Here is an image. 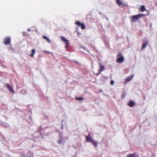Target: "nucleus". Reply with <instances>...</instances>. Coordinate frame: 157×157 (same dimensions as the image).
Segmentation results:
<instances>
[{
  "label": "nucleus",
  "mask_w": 157,
  "mask_h": 157,
  "mask_svg": "<svg viewBox=\"0 0 157 157\" xmlns=\"http://www.w3.org/2000/svg\"><path fill=\"white\" fill-rule=\"evenodd\" d=\"M134 75H132L127 77L125 79V82L127 83L129 82L133 78Z\"/></svg>",
  "instance_id": "0eeeda50"
},
{
  "label": "nucleus",
  "mask_w": 157,
  "mask_h": 157,
  "mask_svg": "<svg viewBox=\"0 0 157 157\" xmlns=\"http://www.w3.org/2000/svg\"><path fill=\"white\" fill-rule=\"evenodd\" d=\"M128 105L130 107H132L134 105V102L132 100H130L128 103Z\"/></svg>",
  "instance_id": "9d476101"
},
{
  "label": "nucleus",
  "mask_w": 157,
  "mask_h": 157,
  "mask_svg": "<svg viewBox=\"0 0 157 157\" xmlns=\"http://www.w3.org/2000/svg\"><path fill=\"white\" fill-rule=\"evenodd\" d=\"M43 38L44 39H46L47 41L48 42H50V40H49V39L47 37V36H43Z\"/></svg>",
  "instance_id": "a211bd4d"
},
{
  "label": "nucleus",
  "mask_w": 157,
  "mask_h": 157,
  "mask_svg": "<svg viewBox=\"0 0 157 157\" xmlns=\"http://www.w3.org/2000/svg\"><path fill=\"white\" fill-rule=\"evenodd\" d=\"M145 16V15L144 14H139L136 15L132 16L130 17L131 21L132 22H135L136 20H137Z\"/></svg>",
  "instance_id": "f257e3e1"
},
{
  "label": "nucleus",
  "mask_w": 157,
  "mask_h": 157,
  "mask_svg": "<svg viewBox=\"0 0 157 157\" xmlns=\"http://www.w3.org/2000/svg\"><path fill=\"white\" fill-rule=\"evenodd\" d=\"M86 141L87 142H91V141L92 140L91 139V136L90 134H89L88 136H86Z\"/></svg>",
  "instance_id": "9b49d317"
},
{
  "label": "nucleus",
  "mask_w": 157,
  "mask_h": 157,
  "mask_svg": "<svg viewBox=\"0 0 157 157\" xmlns=\"http://www.w3.org/2000/svg\"><path fill=\"white\" fill-rule=\"evenodd\" d=\"M6 86L7 88L12 93H14V91L13 89L12 86H10L8 83H6Z\"/></svg>",
  "instance_id": "39448f33"
},
{
  "label": "nucleus",
  "mask_w": 157,
  "mask_h": 157,
  "mask_svg": "<svg viewBox=\"0 0 157 157\" xmlns=\"http://www.w3.org/2000/svg\"><path fill=\"white\" fill-rule=\"evenodd\" d=\"M82 29H84L86 28V26L84 24L82 23L80 26Z\"/></svg>",
  "instance_id": "f3484780"
},
{
  "label": "nucleus",
  "mask_w": 157,
  "mask_h": 157,
  "mask_svg": "<svg viewBox=\"0 0 157 157\" xmlns=\"http://www.w3.org/2000/svg\"><path fill=\"white\" fill-rule=\"evenodd\" d=\"M126 94L124 93L122 95L121 97L122 99H123L125 96Z\"/></svg>",
  "instance_id": "5701e85b"
},
{
  "label": "nucleus",
  "mask_w": 157,
  "mask_h": 157,
  "mask_svg": "<svg viewBox=\"0 0 157 157\" xmlns=\"http://www.w3.org/2000/svg\"><path fill=\"white\" fill-rule=\"evenodd\" d=\"M91 142L95 147L97 146L98 143L97 142L92 140V141H91Z\"/></svg>",
  "instance_id": "ddd939ff"
},
{
  "label": "nucleus",
  "mask_w": 157,
  "mask_h": 157,
  "mask_svg": "<svg viewBox=\"0 0 157 157\" xmlns=\"http://www.w3.org/2000/svg\"><path fill=\"white\" fill-rule=\"evenodd\" d=\"M63 125H62V126H61V129H63Z\"/></svg>",
  "instance_id": "a878e982"
},
{
  "label": "nucleus",
  "mask_w": 157,
  "mask_h": 157,
  "mask_svg": "<svg viewBox=\"0 0 157 157\" xmlns=\"http://www.w3.org/2000/svg\"><path fill=\"white\" fill-rule=\"evenodd\" d=\"M148 41H145L143 42V44L141 48V50H142L144 48L146 47L147 45L148 44Z\"/></svg>",
  "instance_id": "1a4fd4ad"
},
{
  "label": "nucleus",
  "mask_w": 157,
  "mask_h": 157,
  "mask_svg": "<svg viewBox=\"0 0 157 157\" xmlns=\"http://www.w3.org/2000/svg\"><path fill=\"white\" fill-rule=\"evenodd\" d=\"M117 62L118 63H121L123 62L124 58L121 52H119L117 56Z\"/></svg>",
  "instance_id": "f03ea898"
},
{
  "label": "nucleus",
  "mask_w": 157,
  "mask_h": 157,
  "mask_svg": "<svg viewBox=\"0 0 157 157\" xmlns=\"http://www.w3.org/2000/svg\"><path fill=\"white\" fill-rule=\"evenodd\" d=\"M99 69L98 70V72L97 73V75H99L102 71L104 70L105 68L104 66L102 65L101 63L99 64Z\"/></svg>",
  "instance_id": "20e7f679"
},
{
  "label": "nucleus",
  "mask_w": 157,
  "mask_h": 157,
  "mask_svg": "<svg viewBox=\"0 0 157 157\" xmlns=\"http://www.w3.org/2000/svg\"><path fill=\"white\" fill-rule=\"evenodd\" d=\"M127 157H139V155H137L136 153L130 154L128 155Z\"/></svg>",
  "instance_id": "6e6552de"
},
{
  "label": "nucleus",
  "mask_w": 157,
  "mask_h": 157,
  "mask_svg": "<svg viewBox=\"0 0 157 157\" xmlns=\"http://www.w3.org/2000/svg\"><path fill=\"white\" fill-rule=\"evenodd\" d=\"M116 3L120 7H124L125 5L122 2L121 0H117Z\"/></svg>",
  "instance_id": "423d86ee"
},
{
  "label": "nucleus",
  "mask_w": 157,
  "mask_h": 157,
  "mask_svg": "<svg viewBox=\"0 0 157 157\" xmlns=\"http://www.w3.org/2000/svg\"><path fill=\"white\" fill-rule=\"evenodd\" d=\"M76 98L77 100H82L83 99V98L82 97H81V98L76 97Z\"/></svg>",
  "instance_id": "412c9836"
},
{
  "label": "nucleus",
  "mask_w": 157,
  "mask_h": 157,
  "mask_svg": "<svg viewBox=\"0 0 157 157\" xmlns=\"http://www.w3.org/2000/svg\"><path fill=\"white\" fill-rule=\"evenodd\" d=\"M58 143L59 144H61L62 143V140L61 139H59L58 140Z\"/></svg>",
  "instance_id": "aec40b11"
},
{
  "label": "nucleus",
  "mask_w": 157,
  "mask_h": 157,
  "mask_svg": "<svg viewBox=\"0 0 157 157\" xmlns=\"http://www.w3.org/2000/svg\"><path fill=\"white\" fill-rule=\"evenodd\" d=\"M145 8L144 6H142L140 9V10L142 12L145 10Z\"/></svg>",
  "instance_id": "2eb2a0df"
},
{
  "label": "nucleus",
  "mask_w": 157,
  "mask_h": 157,
  "mask_svg": "<svg viewBox=\"0 0 157 157\" xmlns=\"http://www.w3.org/2000/svg\"><path fill=\"white\" fill-rule=\"evenodd\" d=\"M32 53L30 54V56L32 57H33L34 56V55L36 53V51L35 49H33L32 50Z\"/></svg>",
  "instance_id": "f8f14e48"
},
{
  "label": "nucleus",
  "mask_w": 157,
  "mask_h": 157,
  "mask_svg": "<svg viewBox=\"0 0 157 157\" xmlns=\"http://www.w3.org/2000/svg\"><path fill=\"white\" fill-rule=\"evenodd\" d=\"M28 31H29H29H30V29H28Z\"/></svg>",
  "instance_id": "bb28decb"
},
{
  "label": "nucleus",
  "mask_w": 157,
  "mask_h": 157,
  "mask_svg": "<svg viewBox=\"0 0 157 157\" xmlns=\"http://www.w3.org/2000/svg\"><path fill=\"white\" fill-rule=\"evenodd\" d=\"M66 43L65 48H67L68 47V46H69V41H68L67 43L66 42V43Z\"/></svg>",
  "instance_id": "6ab92c4d"
},
{
  "label": "nucleus",
  "mask_w": 157,
  "mask_h": 157,
  "mask_svg": "<svg viewBox=\"0 0 157 157\" xmlns=\"http://www.w3.org/2000/svg\"><path fill=\"white\" fill-rule=\"evenodd\" d=\"M81 48H82L83 50H86L88 52H89V51L88 50H87V49L86 48L83 47V46L81 47Z\"/></svg>",
  "instance_id": "4be33fe9"
},
{
  "label": "nucleus",
  "mask_w": 157,
  "mask_h": 157,
  "mask_svg": "<svg viewBox=\"0 0 157 157\" xmlns=\"http://www.w3.org/2000/svg\"><path fill=\"white\" fill-rule=\"evenodd\" d=\"M60 39L62 41L64 42L65 43L66 42L67 43V41H68V40L66 39L63 36H61L60 37Z\"/></svg>",
  "instance_id": "4468645a"
},
{
  "label": "nucleus",
  "mask_w": 157,
  "mask_h": 157,
  "mask_svg": "<svg viewBox=\"0 0 157 157\" xmlns=\"http://www.w3.org/2000/svg\"><path fill=\"white\" fill-rule=\"evenodd\" d=\"M11 38L10 37H6L4 40L3 43L5 45H8L10 44Z\"/></svg>",
  "instance_id": "7ed1b4c3"
},
{
  "label": "nucleus",
  "mask_w": 157,
  "mask_h": 157,
  "mask_svg": "<svg viewBox=\"0 0 157 157\" xmlns=\"http://www.w3.org/2000/svg\"><path fill=\"white\" fill-rule=\"evenodd\" d=\"M75 23V25H78V26H80L82 24L80 22L78 21H76Z\"/></svg>",
  "instance_id": "dca6fc26"
},
{
  "label": "nucleus",
  "mask_w": 157,
  "mask_h": 157,
  "mask_svg": "<svg viewBox=\"0 0 157 157\" xmlns=\"http://www.w3.org/2000/svg\"><path fill=\"white\" fill-rule=\"evenodd\" d=\"M114 82L113 80H111L110 82V83L111 85H113L114 84Z\"/></svg>",
  "instance_id": "b1692460"
},
{
  "label": "nucleus",
  "mask_w": 157,
  "mask_h": 157,
  "mask_svg": "<svg viewBox=\"0 0 157 157\" xmlns=\"http://www.w3.org/2000/svg\"><path fill=\"white\" fill-rule=\"evenodd\" d=\"M45 52L46 53H50V54H51L52 56H53V54H52L51 52H48V51H45Z\"/></svg>",
  "instance_id": "393cba45"
}]
</instances>
